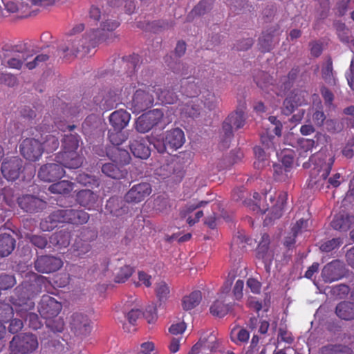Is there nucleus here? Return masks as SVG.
<instances>
[{
    "label": "nucleus",
    "instance_id": "obj_59",
    "mask_svg": "<svg viewBox=\"0 0 354 354\" xmlns=\"http://www.w3.org/2000/svg\"><path fill=\"white\" fill-rule=\"evenodd\" d=\"M169 288L167 284L165 281H160L157 283L156 288V294L158 297L159 305L160 306L162 303H165L169 295Z\"/></svg>",
    "mask_w": 354,
    "mask_h": 354
},
{
    "label": "nucleus",
    "instance_id": "obj_18",
    "mask_svg": "<svg viewBox=\"0 0 354 354\" xmlns=\"http://www.w3.org/2000/svg\"><path fill=\"white\" fill-rule=\"evenodd\" d=\"M17 204L21 209L30 214L40 212L46 207L44 201L32 194H25L19 197Z\"/></svg>",
    "mask_w": 354,
    "mask_h": 354
},
{
    "label": "nucleus",
    "instance_id": "obj_14",
    "mask_svg": "<svg viewBox=\"0 0 354 354\" xmlns=\"http://www.w3.org/2000/svg\"><path fill=\"white\" fill-rule=\"evenodd\" d=\"M152 192L151 185L147 182L133 185L124 194V200L128 204H138L148 197Z\"/></svg>",
    "mask_w": 354,
    "mask_h": 354
},
{
    "label": "nucleus",
    "instance_id": "obj_36",
    "mask_svg": "<svg viewBox=\"0 0 354 354\" xmlns=\"http://www.w3.org/2000/svg\"><path fill=\"white\" fill-rule=\"evenodd\" d=\"M55 104L57 107L54 109L55 114L60 119H65L66 118L75 115L79 112L78 107L66 104L59 99L55 100Z\"/></svg>",
    "mask_w": 354,
    "mask_h": 354
},
{
    "label": "nucleus",
    "instance_id": "obj_34",
    "mask_svg": "<svg viewBox=\"0 0 354 354\" xmlns=\"http://www.w3.org/2000/svg\"><path fill=\"white\" fill-rule=\"evenodd\" d=\"M129 148L133 155L140 159H147L151 154V149L143 139L133 140L129 145Z\"/></svg>",
    "mask_w": 354,
    "mask_h": 354
},
{
    "label": "nucleus",
    "instance_id": "obj_41",
    "mask_svg": "<svg viewBox=\"0 0 354 354\" xmlns=\"http://www.w3.org/2000/svg\"><path fill=\"white\" fill-rule=\"evenodd\" d=\"M59 224L55 211L52 212L48 216L42 219L39 223L40 229L43 232L53 230Z\"/></svg>",
    "mask_w": 354,
    "mask_h": 354
},
{
    "label": "nucleus",
    "instance_id": "obj_43",
    "mask_svg": "<svg viewBox=\"0 0 354 354\" xmlns=\"http://www.w3.org/2000/svg\"><path fill=\"white\" fill-rule=\"evenodd\" d=\"M15 309L12 304L0 299V322H8L12 318Z\"/></svg>",
    "mask_w": 354,
    "mask_h": 354
},
{
    "label": "nucleus",
    "instance_id": "obj_44",
    "mask_svg": "<svg viewBox=\"0 0 354 354\" xmlns=\"http://www.w3.org/2000/svg\"><path fill=\"white\" fill-rule=\"evenodd\" d=\"M73 190V183L68 180H61L52 184L49 191L53 194H68Z\"/></svg>",
    "mask_w": 354,
    "mask_h": 354
},
{
    "label": "nucleus",
    "instance_id": "obj_22",
    "mask_svg": "<svg viewBox=\"0 0 354 354\" xmlns=\"http://www.w3.org/2000/svg\"><path fill=\"white\" fill-rule=\"evenodd\" d=\"M64 174V170L59 163H47L42 165L38 177L43 181L54 182L59 180Z\"/></svg>",
    "mask_w": 354,
    "mask_h": 354
},
{
    "label": "nucleus",
    "instance_id": "obj_13",
    "mask_svg": "<svg viewBox=\"0 0 354 354\" xmlns=\"http://www.w3.org/2000/svg\"><path fill=\"white\" fill-rule=\"evenodd\" d=\"M21 155L29 161H36L41 156L44 148L42 144L35 138H26L19 147Z\"/></svg>",
    "mask_w": 354,
    "mask_h": 354
},
{
    "label": "nucleus",
    "instance_id": "obj_7",
    "mask_svg": "<svg viewBox=\"0 0 354 354\" xmlns=\"http://www.w3.org/2000/svg\"><path fill=\"white\" fill-rule=\"evenodd\" d=\"M25 164L24 160L17 156L5 158L1 162V171L8 181H15L21 177L24 178Z\"/></svg>",
    "mask_w": 354,
    "mask_h": 354
},
{
    "label": "nucleus",
    "instance_id": "obj_37",
    "mask_svg": "<svg viewBox=\"0 0 354 354\" xmlns=\"http://www.w3.org/2000/svg\"><path fill=\"white\" fill-rule=\"evenodd\" d=\"M102 172L107 177L113 179H121L126 176L127 171L113 163H105L101 167Z\"/></svg>",
    "mask_w": 354,
    "mask_h": 354
},
{
    "label": "nucleus",
    "instance_id": "obj_4",
    "mask_svg": "<svg viewBox=\"0 0 354 354\" xmlns=\"http://www.w3.org/2000/svg\"><path fill=\"white\" fill-rule=\"evenodd\" d=\"M306 104L305 93L302 91L295 89L283 102V113L289 115L297 111L292 116L290 121L292 122H299L302 120L305 113V110L299 107Z\"/></svg>",
    "mask_w": 354,
    "mask_h": 354
},
{
    "label": "nucleus",
    "instance_id": "obj_58",
    "mask_svg": "<svg viewBox=\"0 0 354 354\" xmlns=\"http://www.w3.org/2000/svg\"><path fill=\"white\" fill-rule=\"evenodd\" d=\"M350 290L348 286L342 283L330 288L328 293L335 299H344L348 295Z\"/></svg>",
    "mask_w": 354,
    "mask_h": 354
},
{
    "label": "nucleus",
    "instance_id": "obj_55",
    "mask_svg": "<svg viewBox=\"0 0 354 354\" xmlns=\"http://www.w3.org/2000/svg\"><path fill=\"white\" fill-rule=\"evenodd\" d=\"M203 97L204 106L209 111L214 110L220 102L219 97L209 90L204 92Z\"/></svg>",
    "mask_w": 354,
    "mask_h": 354
},
{
    "label": "nucleus",
    "instance_id": "obj_15",
    "mask_svg": "<svg viewBox=\"0 0 354 354\" xmlns=\"http://www.w3.org/2000/svg\"><path fill=\"white\" fill-rule=\"evenodd\" d=\"M62 261L53 255L37 256L34 262V268L39 273L48 274L57 271L62 266Z\"/></svg>",
    "mask_w": 354,
    "mask_h": 354
},
{
    "label": "nucleus",
    "instance_id": "obj_27",
    "mask_svg": "<svg viewBox=\"0 0 354 354\" xmlns=\"http://www.w3.org/2000/svg\"><path fill=\"white\" fill-rule=\"evenodd\" d=\"M130 119V113L122 109L113 112L109 116V122L114 131L123 130L129 124Z\"/></svg>",
    "mask_w": 354,
    "mask_h": 354
},
{
    "label": "nucleus",
    "instance_id": "obj_23",
    "mask_svg": "<svg viewBox=\"0 0 354 354\" xmlns=\"http://www.w3.org/2000/svg\"><path fill=\"white\" fill-rule=\"evenodd\" d=\"M334 161V156L330 157L327 161L321 166L320 169L314 168L312 169L310 172L309 186L312 188L315 187L317 188L319 184L322 183V181L326 180L330 172Z\"/></svg>",
    "mask_w": 354,
    "mask_h": 354
},
{
    "label": "nucleus",
    "instance_id": "obj_20",
    "mask_svg": "<svg viewBox=\"0 0 354 354\" xmlns=\"http://www.w3.org/2000/svg\"><path fill=\"white\" fill-rule=\"evenodd\" d=\"M70 325L76 336L86 337L91 330V320L82 313H74L71 317Z\"/></svg>",
    "mask_w": 354,
    "mask_h": 354
},
{
    "label": "nucleus",
    "instance_id": "obj_38",
    "mask_svg": "<svg viewBox=\"0 0 354 354\" xmlns=\"http://www.w3.org/2000/svg\"><path fill=\"white\" fill-rule=\"evenodd\" d=\"M158 172L159 175L163 176V178L169 177L173 174L181 178L183 175L180 165L174 162L163 164L158 169Z\"/></svg>",
    "mask_w": 354,
    "mask_h": 354
},
{
    "label": "nucleus",
    "instance_id": "obj_56",
    "mask_svg": "<svg viewBox=\"0 0 354 354\" xmlns=\"http://www.w3.org/2000/svg\"><path fill=\"white\" fill-rule=\"evenodd\" d=\"M46 326L53 333H61L64 328V322L57 315L53 318L46 319Z\"/></svg>",
    "mask_w": 354,
    "mask_h": 354
},
{
    "label": "nucleus",
    "instance_id": "obj_45",
    "mask_svg": "<svg viewBox=\"0 0 354 354\" xmlns=\"http://www.w3.org/2000/svg\"><path fill=\"white\" fill-rule=\"evenodd\" d=\"M198 341L203 347V350L213 352L218 348L216 337L212 333L201 337Z\"/></svg>",
    "mask_w": 354,
    "mask_h": 354
},
{
    "label": "nucleus",
    "instance_id": "obj_9",
    "mask_svg": "<svg viewBox=\"0 0 354 354\" xmlns=\"http://www.w3.org/2000/svg\"><path fill=\"white\" fill-rule=\"evenodd\" d=\"M162 118V109H153L140 115L136 120L135 129L140 133L149 131L153 127L158 125Z\"/></svg>",
    "mask_w": 354,
    "mask_h": 354
},
{
    "label": "nucleus",
    "instance_id": "obj_53",
    "mask_svg": "<svg viewBox=\"0 0 354 354\" xmlns=\"http://www.w3.org/2000/svg\"><path fill=\"white\" fill-rule=\"evenodd\" d=\"M300 72L299 66L293 67L288 73L287 76L283 77L282 87L283 90H289L292 86L297 80L298 75Z\"/></svg>",
    "mask_w": 354,
    "mask_h": 354
},
{
    "label": "nucleus",
    "instance_id": "obj_31",
    "mask_svg": "<svg viewBox=\"0 0 354 354\" xmlns=\"http://www.w3.org/2000/svg\"><path fill=\"white\" fill-rule=\"evenodd\" d=\"M335 314L341 319L351 321L354 319V301H342L335 307Z\"/></svg>",
    "mask_w": 354,
    "mask_h": 354
},
{
    "label": "nucleus",
    "instance_id": "obj_12",
    "mask_svg": "<svg viewBox=\"0 0 354 354\" xmlns=\"http://www.w3.org/2000/svg\"><path fill=\"white\" fill-rule=\"evenodd\" d=\"M10 342L25 354L32 353L39 346L37 337L31 333L15 335Z\"/></svg>",
    "mask_w": 354,
    "mask_h": 354
},
{
    "label": "nucleus",
    "instance_id": "obj_40",
    "mask_svg": "<svg viewBox=\"0 0 354 354\" xmlns=\"http://www.w3.org/2000/svg\"><path fill=\"white\" fill-rule=\"evenodd\" d=\"M202 299L200 291H194L189 295L183 297L182 301L183 308L185 310H191L197 306Z\"/></svg>",
    "mask_w": 354,
    "mask_h": 354
},
{
    "label": "nucleus",
    "instance_id": "obj_60",
    "mask_svg": "<svg viewBox=\"0 0 354 354\" xmlns=\"http://www.w3.org/2000/svg\"><path fill=\"white\" fill-rule=\"evenodd\" d=\"M41 144L44 150H46L48 152L55 151L59 145L58 138L52 134L46 135L44 138L43 143Z\"/></svg>",
    "mask_w": 354,
    "mask_h": 354
},
{
    "label": "nucleus",
    "instance_id": "obj_52",
    "mask_svg": "<svg viewBox=\"0 0 354 354\" xmlns=\"http://www.w3.org/2000/svg\"><path fill=\"white\" fill-rule=\"evenodd\" d=\"M79 142V137L77 134L65 135L62 140L63 151H77Z\"/></svg>",
    "mask_w": 354,
    "mask_h": 354
},
{
    "label": "nucleus",
    "instance_id": "obj_16",
    "mask_svg": "<svg viewBox=\"0 0 354 354\" xmlns=\"http://www.w3.org/2000/svg\"><path fill=\"white\" fill-rule=\"evenodd\" d=\"M37 308L41 317L44 319H48L58 315L62 308V306L60 302L57 301L53 297L48 295H44L38 304Z\"/></svg>",
    "mask_w": 354,
    "mask_h": 354
},
{
    "label": "nucleus",
    "instance_id": "obj_24",
    "mask_svg": "<svg viewBox=\"0 0 354 354\" xmlns=\"http://www.w3.org/2000/svg\"><path fill=\"white\" fill-rule=\"evenodd\" d=\"M22 283L33 297L43 289H46L50 284L46 277L35 272L30 274L28 279Z\"/></svg>",
    "mask_w": 354,
    "mask_h": 354
},
{
    "label": "nucleus",
    "instance_id": "obj_28",
    "mask_svg": "<svg viewBox=\"0 0 354 354\" xmlns=\"http://www.w3.org/2000/svg\"><path fill=\"white\" fill-rule=\"evenodd\" d=\"M15 238L8 233L0 234V258L10 256L16 248Z\"/></svg>",
    "mask_w": 354,
    "mask_h": 354
},
{
    "label": "nucleus",
    "instance_id": "obj_29",
    "mask_svg": "<svg viewBox=\"0 0 354 354\" xmlns=\"http://www.w3.org/2000/svg\"><path fill=\"white\" fill-rule=\"evenodd\" d=\"M98 200V195L91 189H82L77 192L76 201L82 207L91 209Z\"/></svg>",
    "mask_w": 354,
    "mask_h": 354
},
{
    "label": "nucleus",
    "instance_id": "obj_5",
    "mask_svg": "<svg viewBox=\"0 0 354 354\" xmlns=\"http://www.w3.org/2000/svg\"><path fill=\"white\" fill-rule=\"evenodd\" d=\"M104 41L102 30H92L84 35L82 39L73 42L71 53H67L65 57H68L69 55L76 56L79 53H88L91 48H95L100 42Z\"/></svg>",
    "mask_w": 354,
    "mask_h": 354
},
{
    "label": "nucleus",
    "instance_id": "obj_63",
    "mask_svg": "<svg viewBox=\"0 0 354 354\" xmlns=\"http://www.w3.org/2000/svg\"><path fill=\"white\" fill-rule=\"evenodd\" d=\"M77 183L84 185L88 186L96 183L97 180L94 176L86 174V173H78L75 174V177L73 178Z\"/></svg>",
    "mask_w": 354,
    "mask_h": 354
},
{
    "label": "nucleus",
    "instance_id": "obj_33",
    "mask_svg": "<svg viewBox=\"0 0 354 354\" xmlns=\"http://www.w3.org/2000/svg\"><path fill=\"white\" fill-rule=\"evenodd\" d=\"M33 309H26L24 312L16 313V316L23 318L28 327L32 330H38L43 326L42 321L38 314L32 312Z\"/></svg>",
    "mask_w": 354,
    "mask_h": 354
},
{
    "label": "nucleus",
    "instance_id": "obj_10",
    "mask_svg": "<svg viewBox=\"0 0 354 354\" xmlns=\"http://www.w3.org/2000/svg\"><path fill=\"white\" fill-rule=\"evenodd\" d=\"M348 270L344 263L339 259L325 265L322 270V277L326 283L337 281L347 274Z\"/></svg>",
    "mask_w": 354,
    "mask_h": 354
},
{
    "label": "nucleus",
    "instance_id": "obj_51",
    "mask_svg": "<svg viewBox=\"0 0 354 354\" xmlns=\"http://www.w3.org/2000/svg\"><path fill=\"white\" fill-rule=\"evenodd\" d=\"M133 268L129 266L124 265L118 269H115V282L116 283H124L133 274Z\"/></svg>",
    "mask_w": 354,
    "mask_h": 354
},
{
    "label": "nucleus",
    "instance_id": "obj_11",
    "mask_svg": "<svg viewBox=\"0 0 354 354\" xmlns=\"http://www.w3.org/2000/svg\"><path fill=\"white\" fill-rule=\"evenodd\" d=\"M59 223H67L73 225H82L89 219L88 213L82 209H60L55 210Z\"/></svg>",
    "mask_w": 354,
    "mask_h": 354
},
{
    "label": "nucleus",
    "instance_id": "obj_54",
    "mask_svg": "<svg viewBox=\"0 0 354 354\" xmlns=\"http://www.w3.org/2000/svg\"><path fill=\"white\" fill-rule=\"evenodd\" d=\"M257 257L263 260L265 266L268 267L273 259V253L269 250L268 246L259 245L257 250Z\"/></svg>",
    "mask_w": 354,
    "mask_h": 354
},
{
    "label": "nucleus",
    "instance_id": "obj_21",
    "mask_svg": "<svg viewBox=\"0 0 354 354\" xmlns=\"http://www.w3.org/2000/svg\"><path fill=\"white\" fill-rule=\"evenodd\" d=\"M55 160L62 168L77 169L82 165L84 158L77 151H62L56 155Z\"/></svg>",
    "mask_w": 354,
    "mask_h": 354
},
{
    "label": "nucleus",
    "instance_id": "obj_39",
    "mask_svg": "<svg viewBox=\"0 0 354 354\" xmlns=\"http://www.w3.org/2000/svg\"><path fill=\"white\" fill-rule=\"evenodd\" d=\"M213 0H201L188 15L187 19L191 20L194 16H202L211 10L212 8Z\"/></svg>",
    "mask_w": 354,
    "mask_h": 354
},
{
    "label": "nucleus",
    "instance_id": "obj_1",
    "mask_svg": "<svg viewBox=\"0 0 354 354\" xmlns=\"http://www.w3.org/2000/svg\"><path fill=\"white\" fill-rule=\"evenodd\" d=\"M264 201L259 204H254L253 211H259L261 214H265L267 211L269 213L263 221V225L268 226L272 224L274 221L279 218L282 215V210L286 203L288 194L286 192L280 194L275 203L274 196L272 193H266L263 194Z\"/></svg>",
    "mask_w": 354,
    "mask_h": 354
},
{
    "label": "nucleus",
    "instance_id": "obj_32",
    "mask_svg": "<svg viewBox=\"0 0 354 354\" xmlns=\"http://www.w3.org/2000/svg\"><path fill=\"white\" fill-rule=\"evenodd\" d=\"M107 155L113 162L123 165L129 163L131 160L129 151L118 146H113L110 148L107 151Z\"/></svg>",
    "mask_w": 354,
    "mask_h": 354
},
{
    "label": "nucleus",
    "instance_id": "obj_17",
    "mask_svg": "<svg viewBox=\"0 0 354 354\" xmlns=\"http://www.w3.org/2000/svg\"><path fill=\"white\" fill-rule=\"evenodd\" d=\"M139 62L140 56L137 54L123 57L115 61L114 71L120 75H125L127 78L131 79Z\"/></svg>",
    "mask_w": 354,
    "mask_h": 354
},
{
    "label": "nucleus",
    "instance_id": "obj_64",
    "mask_svg": "<svg viewBox=\"0 0 354 354\" xmlns=\"http://www.w3.org/2000/svg\"><path fill=\"white\" fill-rule=\"evenodd\" d=\"M16 284V279L14 275L1 274H0V290H6L12 288Z\"/></svg>",
    "mask_w": 354,
    "mask_h": 354
},
{
    "label": "nucleus",
    "instance_id": "obj_50",
    "mask_svg": "<svg viewBox=\"0 0 354 354\" xmlns=\"http://www.w3.org/2000/svg\"><path fill=\"white\" fill-rule=\"evenodd\" d=\"M226 120L236 129H240L244 126L245 118L244 112L241 109H236L235 111L231 113Z\"/></svg>",
    "mask_w": 354,
    "mask_h": 354
},
{
    "label": "nucleus",
    "instance_id": "obj_35",
    "mask_svg": "<svg viewBox=\"0 0 354 354\" xmlns=\"http://www.w3.org/2000/svg\"><path fill=\"white\" fill-rule=\"evenodd\" d=\"M24 238L38 249L43 250L46 248H50L49 237L46 234H36L30 232H24Z\"/></svg>",
    "mask_w": 354,
    "mask_h": 354
},
{
    "label": "nucleus",
    "instance_id": "obj_46",
    "mask_svg": "<svg viewBox=\"0 0 354 354\" xmlns=\"http://www.w3.org/2000/svg\"><path fill=\"white\" fill-rule=\"evenodd\" d=\"M158 96V99L165 104H174L178 100V95L171 86L160 89Z\"/></svg>",
    "mask_w": 354,
    "mask_h": 354
},
{
    "label": "nucleus",
    "instance_id": "obj_48",
    "mask_svg": "<svg viewBox=\"0 0 354 354\" xmlns=\"http://www.w3.org/2000/svg\"><path fill=\"white\" fill-rule=\"evenodd\" d=\"M322 354H354L352 349L341 344H330L322 348Z\"/></svg>",
    "mask_w": 354,
    "mask_h": 354
},
{
    "label": "nucleus",
    "instance_id": "obj_47",
    "mask_svg": "<svg viewBox=\"0 0 354 354\" xmlns=\"http://www.w3.org/2000/svg\"><path fill=\"white\" fill-rule=\"evenodd\" d=\"M232 306L225 304L223 301L216 300L210 307V313L214 316L223 317L231 311Z\"/></svg>",
    "mask_w": 354,
    "mask_h": 354
},
{
    "label": "nucleus",
    "instance_id": "obj_8",
    "mask_svg": "<svg viewBox=\"0 0 354 354\" xmlns=\"http://www.w3.org/2000/svg\"><path fill=\"white\" fill-rule=\"evenodd\" d=\"M154 98L148 91L138 89L133 93L131 100L126 97L125 106L133 113H140L150 108L153 104Z\"/></svg>",
    "mask_w": 354,
    "mask_h": 354
},
{
    "label": "nucleus",
    "instance_id": "obj_42",
    "mask_svg": "<svg viewBox=\"0 0 354 354\" xmlns=\"http://www.w3.org/2000/svg\"><path fill=\"white\" fill-rule=\"evenodd\" d=\"M195 77H188L186 80L182 81L181 84L185 88V93L187 96L192 97L197 96L200 93L198 81L196 82Z\"/></svg>",
    "mask_w": 354,
    "mask_h": 354
},
{
    "label": "nucleus",
    "instance_id": "obj_30",
    "mask_svg": "<svg viewBox=\"0 0 354 354\" xmlns=\"http://www.w3.org/2000/svg\"><path fill=\"white\" fill-rule=\"evenodd\" d=\"M71 233L66 230H62L53 233L49 236V244L58 248H66L69 245Z\"/></svg>",
    "mask_w": 354,
    "mask_h": 354
},
{
    "label": "nucleus",
    "instance_id": "obj_26",
    "mask_svg": "<svg viewBox=\"0 0 354 354\" xmlns=\"http://www.w3.org/2000/svg\"><path fill=\"white\" fill-rule=\"evenodd\" d=\"M354 225V216L345 212L335 214L330 226L335 230L346 232Z\"/></svg>",
    "mask_w": 354,
    "mask_h": 354
},
{
    "label": "nucleus",
    "instance_id": "obj_19",
    "mask_svg": "<svg viewBox=\"0 0 354 354\" xmlns=\"http://www.w3.org/2000/svg\"><path fill=\"white\" fill-rule=\"evenodd\" d=\"M278 26H272L263 31L258 39L259 50L263 53L270 52L279 43Z\"/></svg>",
    "mask_w": 354,
    "mask_h": 354
},
{
    "label": "nucleus",
    "instance_id": "obj_62",
    "mask_svg": "<svg viewBox=\"0 0 354 354\" xmlns=\"http://www.w3.org/2000/svg\"><path fill=\"white\" fill-rule=\"evenodd\" d=\"M24 319L19 317L11 318L8 322V330L9 333L17 335L24 328Z\"/></svg>",
    "mask_w": 354,
    "mask_h": 354
},
{
    "label": "nucleus",
    "instance_id": "obj_2",
    "mask_svg": "<svg viewBox=\"0 0 354 354\" xmlns=\"http://www.w3.org/2000/svg\"><path fill=\"white\" fill-rule=\"evenodd\" d=\"M185 140L184 132L180 128H174L153 138L150 143L158 153H171L181 147Z\"/></svg>",
    "mask_w": 354,
    "mask_h": 354
},
{
    "label": "nucleus",
    "instance_id": "obj_57",
    "mask_svg": "<svg viewBox=\"0 0 354 354\" xmlns=\"http://www.w3.org/2000/svg\"><path fill=\"white\" fill-rule=\"evenodd\" d=\"M254 151L257 159L254 162V167L258 169H261L268 163L267 155L264 149L260 147H255Z\"/></svg>",
    "mask_w": 354,
    "mask_h": 354
},
{
    "label": "nucleus",
    "instance_id": "obj_61",
    "mask_svg": "<svg viewBox=\"0 0 354 354\" xmlns=\"http://www.w3.org/2000/svg\"><path fill=\"white\" fill-rule=\"evenodd\" d=\"M342 243L343 239L342 238H333L330 240H328L322 243L319 246V249L322 252H329L340 246Z\"/></svg>",
    "mask_w": 354,
    "mask_h": 354
},
{
    "label": "nucleus",
    "instance_id": "obj_3",
    "mask_svg": "<svg viewBox=\"0 0 354 354\" xmlns=\"http://www.w3.org/2000/svg\"><path fill=\"white\" fill-rule=\"evenodd\" d=\"M122 87H102L93 97V102L100 109L104 111L115 109L120 104L125 105L126 97L122 95Z\"/></svg>",
    "mask_w": 354,
    "mask_h": 354
},
{
    "label": "nucleus",
    "instance_id": "obj_6",
    "mask_svg": "<svg viewBox=\"0 0 354 354\" xmlns=\"http://www.w3.org/2000/svg\"><path fill=\"white\" fill-rule=\"evenodd\" d=\"M33 296L21 282L17 286L10 297L9 301L15 309V313H23L26 309H34L35 304L32 300Z\"/></svg>",
    "mask_w": 354,
    "mask_h": 354
},
{
    "label": "nucleus",
    "instance_id": "obj_25",
    "mask_svg": "<svg viewBox=\"0 0 354 354\" xmlns=\"http://www.w3.org/2000/svg\"><path fill=\"white\" fill-rule=\"evenodd\" d=\"M124 197L114 196L109 198L106 203L104 209L106 212L113 216H121L129 212V207L127 205Z\"/></svg>",
    "mask_w": 354,
    "mask_h": 354
},
{
    "label": "nucleus",
    "instance_id": "obj_49",
    "mask_svg": "<svg viewBox=\"0 0 354 354\" xmlns=\"http://www.w3.org/2000/svg\"><path fill=\"white\" fill-rule=\"evenodd\" d=\"M108 137L113 146L120 147V145L127 140L129 133L123 130L114 131V129H110L108 132Z\"/></svg>",
    "mask_w": 354,
    "mask_h": 354
}]
</instances>
